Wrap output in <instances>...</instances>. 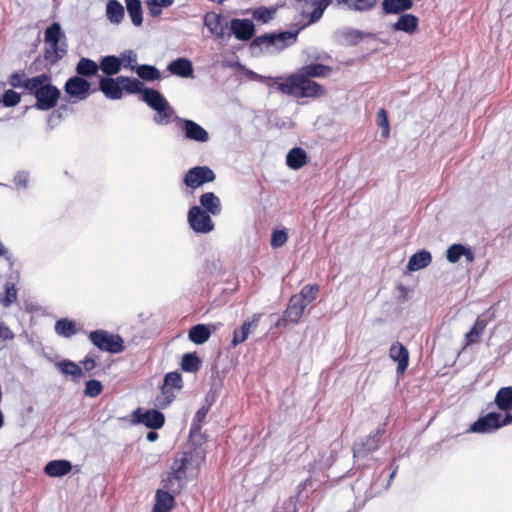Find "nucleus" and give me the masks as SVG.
I'll use <instances>...</instances> for the list:
<instances>
[{
  "mask_svg": "<svg viewBox=\"0 0 512 512\" xmlns=\"http://www.w3.org/2000/svg\"><path fill=\"white\" fill-rule=\"evenodd\" d=\"M15 337L13 331L4 323L0 322V350L6 347V342Z\"/></svg>",
  "mask_w": 512,
  "mask_h": 512,
  "instance_id": "61",
  "label": "nucleus"
},
{
  "mask_svg": "<svg viewBox=\"0 0 512 512\" xmlns=\"http://www.w3.org/2000/svg\"><path fill=\"white\" fill-rule=\"evenodd\" d=\"M17 300V289L14 283L7 282L5 291L0 294V303L3 307H10Z\"/></svg>",
  "mask_w": 512,
  "mask_h": 512,
  "instance_id": "50",
  "label": "nucleus"
},
{
  "mask_svg": "<svg viewBox=\"0 0 512 512\" xmlns=\"http://www.w3.org/2000/svg\"><path fill=\"white\" fill-rule=\"evenodd\" d=\"M399 17L396 22L391 25V30L394 32H404L408 35H413L419 29V18L411 13L398 14Z\"/></svg>",
  "mask_w": 512,
  "mask_h": 512,
  "instance_id": "21",
  "label": "nucleus"
},
{
  "mask_svg": "<svg viewBox=\"0 0 512 512\" xmlns=\"http://www.w3.org/2000/svg\"><path fill=\"white\" fill-rule=\"evenodd\" d=\"M195 469L180 453L173 459L170 470L173 477L176 479L179 488H183L186 484L187 471Z\"/></svg>",
  "mask_w": 512,
  "mask_h": 512,
  "instance_id": "23",
  "label": "nucleus"
},
{
  "mask_svg": "<svg viewBox=\"0 0 512 512\" xmlns=\"http://www.w3.org/2000/svg\"><path fill=\"white\" fill-rule=\"evenodd\" d=\"M288 239V234L285 230H274L271 235L270 245L272 248L282 247Z\"/></svg>",
  "mask_w": 512,
  "mask_h": 512,
  "instance_id": "60",
  "label": "nucleus"
},
{
  "mask_svg": "<svg viewBox=\"0 0 512 512\" xmlns=\"http://www.w3.org/2000/svg\"><path fill=\"white\" fill-rule=\"evenodd\" d=\"M385 425V423L379 425L373 433L365 437H360L354 442L352 451L355 463L361 459H365L380 448L382 436L385 432Z\"/></svg>",
  "mask_w": 512,
  "mask_h": 512,
  "instance_id": "7",
  "label": "nucleus"
},
{
  "mask_svg": "<svg viewBox=\"0 0 512 512\" xmlns=\"http://www.w3.org/2000/svg\"><path fill=\"white\" fill-rule=\"evenodd\" d=\"M177 126L181 129L183 138L188 141L206 143L210 136L208 131L194 120L175 116Z\"/></svg>",
  "mask_w": 512,
  "mask_h": 512,
  "instance_id": "13",
  "label": "nucleus"
},
{
  "mask_svg": "<svg viewBox=\"0 0 512 512\" xmlns=\"http://www.w3.org/2000/svg\"><path fill=\"white\" fill-rule=\"evenodd\" d=\"M103 391V385L99 380L90 379L86 381L84 388V395L90 398H95Z\"/></svg>",
  "mask_w": 512,
  "mask_h": 512,
  "instance_id": "54",
  "label": "nucleus"
},
{
  "mask_svg": "<svg viewBox=\"0 0 512 512\" xmlns=\"http://www.w3.org/2000/svg\"><path fill=\"white\" fill-rule=\"evenodd\" d=\"M494 403L499 410L509 413L512 409V386L501 387L496 392Z\"/></svg>",
  "mask_w": 512,
  "mask_h": 512,
  "instance_id": "35",
  "label": "nucleus"
},
{
  "mask_svg": "<svg viewBox=\"0 0 512 512\" xmlns=\"http://www.w3.org/2000/svg\"><path fill=\"white\" fill-rule=\"evenodd\" d=\"M131 416L133 425L142 424L151 430H159L165 424V415L158 409L143 410L138 407L132 412Z\"/></svg>",
  "mask_w": 512,
  "mask_h": 512,
  "instance_id": "12",
  "label": "nucleus"
},
{
  "mask_svg": "<svg viewBox=\"0 0 512 512\" xmlns=\"http://www.w3.org/2000/svg\"><path fill=\"white\" fill-rule=\"evenodd\" d=\"M319 291L320 286L318 284H307L303 286L300 292L295 294V296L308 306L317 298Z\"/></svg>",
  "mask_w": 512,
  "mask_h": 512,
  "instance_id": "46",
  "label": "nucleus"
},
{
  "mask_svg": "<svg viewBox=\"0 0 512 512\" xmlns=\"http://www.w3.org/2000/svg\"><path fill=\"white\" fill-rule=\"evenodd\" d=\"M204 26L216 38H223L225 30L229 27V23L225 21L221 14L215 12H207L203 17Z\"/></svg>",
  "mask_w": 512,
  "mask_h": 512,
  "instance_id": "18",
  "label": "nucleus"
},
{
  "mask_svg": "<svg viewBox=\"0 0 512 512\" xmlns=\"http://www.w3.org/2000/svg\"><path fill=\"white\" fill-rule=\"evenodd\" d=\"M202 361L196 352L185 353L181 360V369L184 372L195 373L201 367Z\"/></svg>",
  "mask_w": 512,
  "mask_h": 512,
  "instance_id": "44",
  "label": "nucleus"
},
{
  "mask_svg": "<svg viewBox=\"0 0 512 512\" xmlns=\"http://www.w3.org/2000/svg\"><path fill=\"white\" fill-rule=\"evenodd\" d=\"M118 60L120 61L121 69H130L134 71L135 67H137L138 56L137 53L132 49H126L120 53Z\"/></svg>",
  "mask_w": 512,
  "mask_h": 512,
  "instance_id": "49",
  "label": "nucleus"
},
{
  "mask_svg": "<svg viewBox=\"0 0 512 512\" xmlns=\"http://www.w3.org/2000/svg\"><path fill=\"white\" fill-rule=\"evenodd\" d=\"M175 503L174 494L164 489H158L155 494V504L152 512H170Z\"/></svg>",
  "mask_w": 512,
  "mask_h": 512,
  "instance_id": "28",
  "label": "nucleus"
},
{
  "mask_svg": "<svg viewBox=\"0 0 512 512\" xmlns=\"http://www.w3.org/2000/svg\"><path fill=\"white\" fill-rule=\"evenodd\" d=\"M389 357L397 362L396 372L398 375L404 374L409 365V351L400 342H394L389 349Z\"/></svg>",
  "mask_w": 512,
  "mask_h": 512,
  "instance_id": "22",
  "label": "nucleus"
},
{
  "mask_svg": "<svg viewBox=\"0 0 512 512\" xmlns=\"http://www.w3.org/2000/svg\"><path fill=\"white\" fill-rule=\"evenodd\" d=\"M122 82L123 92L128 94H140V100L144 102L146 94L149 90H156L155 88L146 87L139 78L129 76H119Z\"/></svg>",
  "mask_w": 512,
  "mask_h": 512,
  "instance_id": "25",
  "label": "nucleus"
},
{
  "mask_svg": "<svg viewBox=\"0 0 512 512\" xmlns=\"http://www.w3.org/2000/svg\"><path fill=\"white\" fill-rule=\"evenodd\" d=\"M432 262V255L431 253L426 250L422 249L414 253L408 261L407 269L409 271H418L423 268H426L429 266Z\"/></svg>",
  "mask_w": 512,
  "mask_h": 512,
  "instance_id": "31",
  "label": "nucleus"
},
{
  "mask_svg": "<svg viewBox=\"0 0 512 512\" xmlns=\"http://www.w3.org/2000/svg\"><path fill=\"white\" fill-rule=\"evenodd\" d=\"M390 467L392 470L389 473L386 484H384V481L381 480V475H379L376 479H372L368 476L365 477V475H362L359 479H357L351 487L355 494V499L359 500L360 498H363V503H365L366 501L378 495L383 489H388L399 469V466L395 465V460L391 462Z\"/></svg>",
  "mask_w": 512,
  "mask_h": 512,
  "instance_id": "5",
  "label": "nucleus"
},
{
  "mask_svg": "<svg viewBox=\"0 0 512 512\" xmlns=\"http://www.w3.org/2000/svg\"><path fill=\"white\" fill-rule=\"evenodd\" d=\"M44 51L45 60L57 64L68 53L67 37L59 22H52L44 30Z\"/></svg>",
  "mask_w": 512,
  "mask_h": 512,
  "instance_id": "4",
  "label": "nucleus"
},
{
  "mask_svg": "<svg viewBox=\"0 0 512 512\" xmlns=\"http://www.w3.org/2000/svg\"><path fill=\"white\" fill-rule=\"evenodd\" d=\"M88 339L100 351L118 354L124 351V340L119 334L97 329L89 332Z\"/></svg>",
  "mask_w": 512,
  "mask_h": 512,
  "instance_id": "8",
  "label": "nucleus"
},
{
  "mask_svg": "<svg viewBox=\"0 0 512 512\" xmlns=\"http://www.w3.org/2000/svg\"><path fill=\"white\" fill-rule=\"evenodd\" d=\"M54 66V63H50L48 60H45V55H38L35 60L31 63L29 69L32 72H39L43 70H50Z\"/></svg>",
  "mask_w": 512,
  "mask_h": 512,
  "instance_id": "59",
  "label": "nucleus"
},
{
  "mask_svg": "<svg viewBox=\"0 0 512 512\" xmlns=\"http://www.w3.org/2000/svg\"><path fill=\"white\" fill-rule=\"evenodd\" d=\"M30 80L31 78H27L24 71L19 70L9 76L8 82L13 88H22L29 92L28 81Z\"/></svg>",
  "mask_w": 512,
  "mask_h": 512,
  "instance_id": "52",
  "label": "nucleus"
},
{
  "mask_svg": "<svg viewBox=\"0 0 512 512\" xmlns=\"http://www.w3.org/2000/svg\"><path fill=\"white\" fill-rule=\"evenodd\" d=\"M175 0H145L148 13L151 17L157 18L161 15L162 10L174 4Z\"/></svg>",
  "mask_w": 512,
  "mask_h": 512,
  "instance_id": "47",
  "label": "nucleus"
},
{
  "mask_svg": "<svg viewBox=\"0 0 512 512\" xmlns=\"http://www.w3.org/2000/svg\"><path fill=\"white\" fill-rule=\"evenodd\" d=\"M161 394V396L156 398V402L160 408L164 409L175 399V394L171 388L163 385L161 387Z\"/></svg>",
  "mask_w": 512,
  "mask_h": 512,
  "instance_id": "58",
  "label": "nucleus"
},
{
  "mask_svg": "<svg viewBox=\"0 0 512 512\" xmlns=\"http://www.w3.org/2000/svg\"><path fill=\"white\" fill-rule=\"evenodd\" d=\"M486 327L483 320H476L472 328L465 334V345L470 346L477 343Z\"/></svg>",
  "mask_w": 512,
  "mask_h": 512,
  "instance_id": "48",
  "label": "nucleus"
},
{
  "mask_svg": "<svg viewBox=\"0 0 512 512\" xmlns=\"http://www.w3.org/2000/svg\"><path fill=\"white\" fill-rule=\"evenodd\" d=\"M72 468V463L69 460H51L44 466V473L49 477L60 478L69 474Z\"/></svg>",
  "mask_w": 512,
  "mask_h": 512,
  "instance_id": "27",
  "label": "nucleus"
},
{
  "mask_svg": "<svg viewBox=\"0 0 512 512\" xmlns=\"http://www.w3.org/2000/svg\"><path fill=\"white\" fill-rule=\"evenodd\" d=\"M167 70L172 74L181 78H194V68L191 60L185 57H179L172 60L167 65Z\"/></svg>",
  "mask_w": 512,
  "mask_h": 512,
  "instance_id": "24",
  "label": "nucleus"
},
{
  "mask_svg": "<svg viewBox=\"0 0 512 512\" xmlns=\"http://www.w3.org/2000/svg\"><path fill=\"white\" fill-rule=\"evenodd\" d=\"M338 5H345L348 9L367 12L370 11L377 3V0H336Z\"/></svg>",
  "mask_w": 512,
  "mask_h": 512,
  "instance_id": "43",
  "label": "nucleus"
},
{
  "mask_svg": "<svg viewBox=\"0 0 512 512\" xmlns=\"http://www.w3.org/2000/svg\"><path fill=\"white\" fill-rule=\"evenodd\" d=\"M163 386L181 390L183 388L182 375L178 371L167 373L164 376Z\"/></svg>",
  "mask_w": 512,
  "mask_h": 512,
  "instance_id": "53",
  "label": "nucleus"
},
{
  "mask_svg": "<svg viewBox=\"0 0 512 512\" xmlns=\"http://www.w3.org/2000/svg\"><path fill=\"white\" fill-rule=\"evenodd\" d=\"M336 458L335 449H327L321 453L319 463L322 468H329L332 466Z\"/></svg>",
  "mask_w": 512,
  "mask_h": 512,
  "instance_id": "62",
  "label": "nucleus"
},
{
  "mask_svg": "<svg viewBox=\"0 0 512 512\" xmlns=\"http://www.w3.org/2000/svg\"><path fill=\"white\" fill-rule=\"evenodd\" d=\"M255 34V25L250 19L233 18L229 22V32L227 36L234 35L240 41H248Z\"/></svg>",
  "mask_w": 512,
  "mask_h": 512,
  "instance_id": "15",
  "label": "nucleus"
},
{
  "mask_svg": "<svg viewBox=\"0 0 512 512\" xmlns=\"http://www.w3.org/2000/svg\"><path fill=\"white\" fill-rule=\"evenodd\" d=\"M28 88L29 94L36 100L33 107L39 111L54 109L61 98L60 89L52 84L51 76L47 73L31 77Z\"/></svg>",
  "mask_w": 512,
  "mask_h": 512,
  "instance_id": "2",
  "label": "nucleus"
},
{
  "mask_svg": "<svg viewBox=\"0 0 512 512\" xmlns=\"http://www.w3.org/2000/svg\"><path fill=\"white\" fill-rule=\"evenodd\" d=\"M126 10L134 26L139 27L143 23V9L140 0H124Z\"/></svg>",
  "mask_w": 512,
  "mask_h": 512,
  "instance_id": "41",
  "label": "nucleus"
},
{
  "mask_svg": "<svg viewBox=\"0 0 512 512\" xmlns=\"http://www.w3.org/2000/svg\"><path fill=\"white\" fill-rule=\"evenodd\" d=\"M65 97L64 100L69 102L67 99H74V102L86 100L92 93L96 91V88H92L91 83L88 79H84L80 76H71L68 78L63 87Z\"/></svg>",
  "mask_w": 512,
  "mask_h": 512,
  "instance_id": "9",
  "label": "nucleus"
},
{
  "mask_svg": "<svg viewBox=\"0 0 512 512\" xmlns=\"http://www.w3.org/2000/svg\"><path fill=\"white\" fill-rule=\"evenodd\" d=\"M98 90L111 100H119L123 96L122 82L119 76L116 78L102 77L98 83Z\"/></svg>",
  "mask_w": 512,
  "mask_h": 512,
  "instance_id": "19",
  "label": "nucleus"
},
{
  "mask_svg": "<svg viewBox=\"0 0 512 512\" xmlns=\"http://www.w3.org/2000/svg\"><path fill=\"white\" fill-rule=\"evenodd\" d=\"M463 249L464 245L461 243H454L450 245L446 250L447 261L452 264L457 263L462 257Z\"/></svg>",
  "mask_w": 512,
  "mask_h": 512,
  "instance_id": "55",
  "label": "nucleus"
},
{
  "mask_svg": "<svg viewBox=\"0 0 512 512\" xmlns=\"http://www.w3.org/2000/svg\"><path fill=\"white\" fill-rule=\"evenodd\" d=\"M211 336V329L206 324H196L189 329L188 338L196 345H202Z\"/></svg>",
  "mask_w": 512,
  "mask_h": 512,
  "instance_id": "36",
  "label": "nucleus"
},
{
  "mask_svg": "<svg viewBox=\"0 0 512 512\" xmlns=\"http://www.w3.org/2000/svg\"><path fill=\"white\" fill-rule=\"evenodd\" d=\"M124 14V7L118 0H108L106 4V17L112 24H120Z\"/></svg>",
  "mask_w": 512,
  "mask_h": 512,
  "instance_id": "38",
  "label": "nucleus"
},
{
  "mask_svg": "<svg viewBox=\"0 0 512 512\" xmlns=\"http://www.w3.org/2000/svg\"><path fill=\"white\" fill-rule=\"evenodd\" d=\"M285 78L282 76L272 77V76H264L262 75L259 82L266 84L269 88H273L280 93L279 86L284 84Z\"/></svg>",
  "mask_w": 512,
  "mask_h": 512,
  "instance_id": "64",
  "label": "nucleus"
},
{
  "mask_svg": "<svg viewBox=\"0 0 512 512\" xmlns=\"http://www.w3.org/2000/svg\"><path fill=\"white\" fill-rule=\"evenodd\" d=\"M0 100L3 104V106L10 108V107H14L20 103L21 95L12 89H8L3 93Z\"/></svg>",
  "mask_w": 512,
  "mask_h": 512,
  "instance_id": "56",
  "label": "nucleus"
},
{
  "mask_svg": "<svg viewBox=\"0 0 512 512\" xmlns=\"http://www.w3.org/2000/svg\"><path fill=\"white\" fill-rule=\"evenodd\" d=\"M332 71L328 65L311 63L299 68L295 73L285 78L279 86L280 93L295 98H317L325 93L324 87L313 80L327 76Z\"/></svg>",
  "mask_w": 512,
  "mask_h": 512,
  "instance_id": "1",
  "label": "nucleus"
},
{
  "mask_svg": "<svg viewBox=\"0 0 512 512\" xmlns=\"http://www.w3.org/2000/svg\"><path fill=\"white\" fill-rule=\"evenodd\" d=\"M414 3L409 0H383L382 10L385 15H397L412 9Z\"/></svg>",
  "mask_w": 512,
  "mask_h": 512,
  "instance_id": "33",
  "label": "nucleus"
},
{
  "mask_svg": "<svg viewBox=\"0 0 512 512\" xmlns=\"http://www.w3.org/2000/svg\"><path fill=\"white\" fill-rule=\"evenodd\" d=\"M144 103L155 111L153 116L155 124L163 126L175 121L174 118L177 115L174 108L159 90H149V93L145 96Z\"/></svg>",
  "mask_w": 512,
  "mask_h": 512,
  "instance_id": "6",
  "label": "nucleus"
},
{
  "mask_svg": "<svg viewBox=\"0 0 512 512\" xmlns=\"http://www.w3.org/2000/svg\"><path fill=\"white\" fill-rule=\"evenodd\" d=\"M308 162L307 152L298 146L290 149L286 155V165L292 170H299Z\"/></svg>",
  "mask_w": 512,
  "mask_h": 512,
  "instance_id": "30",
  "label": "nucleus"
},
{
  "mask_svg": "<svg viewBox=\"0 0 512 512\" xmlns=\"http://www.w3.org/2000/svg\"><path fill=\"white\" fill-rule=\"evenodd\" d=\"M188 441H197L203 444V442L205 441V437L204 434L201 433V423L194 422L192 420Z\"/></svg>",
  "mask_w": 512,
  "mask_h": 512,
  "instance_id": "63",
  "label": "nucleus"
},
{
  "mask_svg": "<svg viewBox=\"0 0 512 512\" xmlns=\"http://www.w3.org/2000/svg\"><path fill=\"white\" fill-rule=\"evenodd\" d=\"M56 367L62 374L72 376L73 381H78L84 376V372L80 366L68 359L57 362Z\"/></svg>",
  "mask_w": 512,
  "mask_h": 512,
  "instance_id": "39",
  "label": "nucleus"
},
{
  "mask_svg": "<svg viewBox=\"0 0 512 512\" xmlns=\"http://www.w3.org/2000/svg\"><path fill=\"white\" fill-rule=\"evenodd\" d=\"M298 33L299 30L265 33L253 38L249 49L253 56H258L264 51L280 52L296 42Z\"/></svg>",
  "mask_w": 512,
  "mask_h": 512,
  "instance_id": "3",
  "label": "nucleus"
},
{
  "mask_svg": "<svg viewBox=\"0 0 512 512\" xmlns=\"http://www.w3.org/2000/svg\"><path fill=\"white\" fill-rule=\"evenodd\" d=\"M215 375H216V377L213 379V382H212L207 394L205 395V399H204V404L209 407H212V405L217 401V399L220 395V392H221V387L223 385V381L219 377L218 371L215 372Z\"/></svg>",
  "mask_w": 512,
  "mask_h": 512,
  "instance_id": "45",
  "label": "nucleus"
},
{
  "mask_svg": "<svg viewBox=\"0 0 512 512\" xmlns=\"http://www.w3.org/2000/svg\"><path fill=\"white\" fill-rule=\"evenodd\" d=\"M509 424L511 423L505 419V414L502 415L500 412H489L484 416H480L475 422H473L469 431L472 433L488 434Z\"/></svg>",
  "mask_w": 512,
  "mask_h": 512,
  "instance_id": "11",
  "label": "nucleus"
},
{
  "mask_svg": "<svg viewBox=\"0 0 512 512\" xmlns=\"http://www.w3.org/2000/svg\"><path fill=\"white\" fill-rule=\"evenodd\" d=\"M99 70V64L94 60L86 57L80 58L75 67L76 75L84 79L96 76Z\"/></svg>",
  "mask_w": 512,
  "mask_h": 512,
  "instance_id": "32",
  "label": "nucleus"
},
{
  "mask_svg": "<svg viewBox=\"0 0 512 512\" xmlns=\"http://www.w3.org/2000/svg\"><path fill=\"white\" fill-rule=\"evenodd\" d=\"M306 307L307 306L301 300H299L295 295H292L288 301L285 311L282 314V318L277 322V326L281 325V323L297 324Z\"/></svg>",
  "mask_w": 512,
  "mask_h": 512,
  "instance_id": "17",
  "label": "nucleus"
},
{
  "mask_svg": "<svg viewBox=\"0 0 512 512\" xmlns=\"http://www.w3.org/2000/svg\"><path fill=\"white\" fill-rule=\"evenodd\" d=\"M54 330L58 336L64 338H71L78 332L75 321L68 318H61L57 320L54 326Z\"/></svg>",
  "mask_w": 512,
  "mask_h": 512,
  "instance_id": "40",
  "label": "nucleus"
},
{
  "mask_svg": "<svg viewBox=\"0 0 512 512\" xmlns=\"http://www.w3.org/2000/svg\"><path fill=\"white\" fill-rule=\"evenodd\" d=\"M313 6V10L309 15V23H315L321 19L326 8L333 2V0H297Z\"/></svg>",
  "mask_w": 512,
  "mask_h": 512,
  "instance_id": "42",
  "label": "nucleus"
},
{
  "mask_svg": "<svg viewBox=\"0 0 512 512\" xmlns=\"http://www.w3.org/2000/svg\"><path fill=\"white\" fill-rule=\"evenodd\" d=\"M99 67L105 77H112L121 71L120 61L116 55L102 56L99 61Z\"/></svg>",
  "mask_w": 512,
  "mask_h": 512,
  "instance_id": "37",
  "label": "nucleus"
},
{
  "mask_svg": "<svg viewBox=\"0 0 512 512\" xmlns=\"http://www.w3.org/2000/svg\"><path fill=\"white\" fill-rule=\"evenodd\" d=\"M199 204V207L213 216H218L222 212L220 198L214 192H205L200 195Z\"/></svg>",
  "mask_w": 512,
  "mask_h": 512,
  "instance_id": "29",
  "label": "nucleus"
},
{
  "mask_svg": "<svg viewBox=\"0 0 512 512\" xmlns=\"http://www.w3.org/2000/svg\"><path fill=\"white\" fill-rule=\"evenodd\" d=\"M335 39L341 45L356 46L363 38H375L376 35L371 32H363L351 27H343L335 31Z\"/></svg>",
  "mask_w": 512,
  "mask_h": 512,
  "instance_id": "16",
  "label": "nucleus"
},
{
  "mask_svg": "<svg viewBox=\"0 0 512 512\" xmlns=\"http://www.w3.org/2000/svg\"><path fill=\"white\" fill-rule=\"evenodd\" d=\"M215 179L216 174L209 166H194L185 172L183 183L186 187L195 190Z\"/></svg>",
  "mask_w": 512,
  "mask_h": 512,
  "instance_id": "14",
  "label": "nucleus"
},
{
  "mask_svg": "<svg viewBox=\"0 0 512 512\" xmlns=\"http://www.w3.org/2000/svg\"><path fill=\"white\" fill-rule=\"evenodd\" d=\"M377 124L381 128V136L388 138L390 134L388 115L385 109L381 108L377 112Z\"/></svg>",
  "mask_w": 512,
  "mask_h": 512,
  "instance_id": "57",
  "label": "nucleus"
},
{
  "mask_svg": "<svg viewBox=\"0 0 512 512\" xmlns=\"http://www.w3.org/2000/svg\"><path fill=\"white\" fill-rule=\"evenodd\" d=\"M201 442L188 441L184 450L180 452L182 457H186L187 461L197 470L205 460V449Z\"/></svg>",
  "mask_w": 512,
  "mask_h": 512,
  "instance_id": "20",
  "label": "nucleus"
},
{
  "mask_svg": "<svg viewBox=\"0 0 512 512\" xmlns=\"http://www.w3.org/2000/svg\"><path fill=\"white\" fill-rule=\"evenodd\" d=\"M211 216V214L198 205H193L188 210L187 222L196 234H208L215 228Z\"/></svg>",
  "mask_w": 512,
  "mask_h": 512,
  "instance_id": "10",
  "label": "nucleus"
},
{
  "mask_svg": "<svg viewBox=\"0 0 512 512\" xmlns=\"http://www.w3.org/2000/svg\"><path fill=\"white\" fill-rule=\"evenodd\" d=\"M134 72L141 81L155 82L161 79V71L155 66L150 64H140L135 67Z\"/></svg>",
  "mask_w": 512,
  "mask_h": 512,
  "instance_id": "34",
  "label": "nucleus"
},
{
  "mask_svg": "<svg viewBox=\"0 0 512 512\" xmlns=\"http://www.w3.org/2000/svg\"><path fill=\"white\" fill-rule=\"evenodd\" d=\"M260 318L261 314H253L251 320L244 321L240 328L235 329L233 332L231 345L233 347H236L239 344L243 343L248 338L251 330L255 329L258 326Z\"/></svg>",
  "mask_w": 512,
  "mask_h": 512,
  "instance_id": "26",
  "label": "nucleus"
},
{
  "mask_svg": "<svg viewBox=\"0 0 512 512\" xmlns=\"http://www.w3.org/2000/svg\"><path fill=\"white\" fill-rule=\"evenodd\" d=\"M277 11L276 7H264L261 6L259 8H256L253 13V19H255L258 22L261 23H268L271 21Z\"/></svg>",
  "mask_w": 512,
  "mask_h": 512,
  "instance_id": "51",
  "label": "nucleus"
}]
</instances>
